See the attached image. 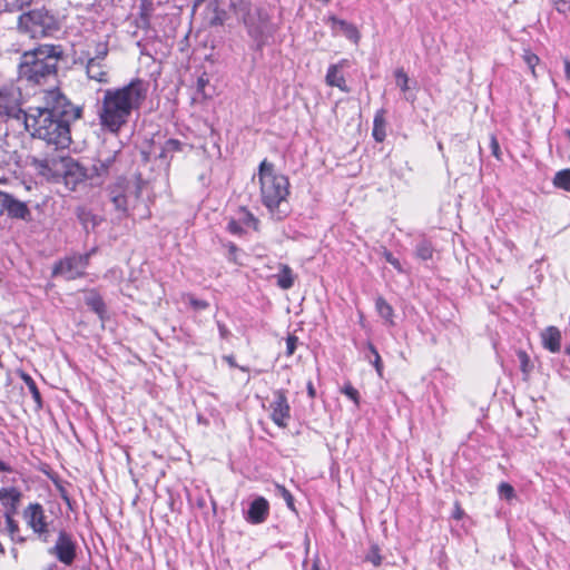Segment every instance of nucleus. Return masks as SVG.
I'll return each instance as SVG.
<instances>
[{"mask_svg":"<svg viewBox=\"0 0 570 570\" xmlns=\"http://www.w3.org/2000/svg\"><path fill=\"white\" fill-rule=\"evenodd\" d=\"M28 112L22 109V92L13 83L0 86V121L22 125Z\"/></svg>","mask_w":570,"mask_h":570,"instance_id":"8","label":"nucleus"},{"mask_svg":"<svg viewBox=\"0 0 570 570\" xmlns=\"http://www.w3.org/2000/svg\"><path fill=\"white\" fill-rule=\"evenodd\" d=\"M490 147H491L492 155L497 159H500V146H499V142H498V139L495 138V136H491Z\"/></svg>","mask_w":570,"mask_h":570,"instance_id":"46","label":"nucleus"},{"mask_svg":"<svg viewBox=\"0 0 570 570\" xmlns=\"http://www.w3.org/2000/svg\"><path fill=\"white\" fill-rule=\"evenodd\" d=\"M61 161L63 165V181L70 190H75L85 180L92 179L91 173L72 158H62Z\"/></svg>","mask_w":570,"mask_h":570,"instance_id":"13","label":"nucleus"},{"mask_svg":"<svg viewBox=\"0 0 570 570\" xmlns=\"http://www.w3.org/2000/svg\"><path fill=\"white\" fill-rule=\"evenodd\" d=\"M298 338L295 335H288L286 338V354L291 356L294 354L297 346Z\"/></svg>","mask_w":570,"mask_h":570,"instance_id":"45","label":"nucleus"},{"mask_svg":"<svg viewBox=\"0 0 570 570\" xmlns=\"http://www.w3.org/2000/svg\"><path fill=\"white\" fill-rule=\"evenodd\" d=\"M277 285L282 289H289L294 285V275L288 265H281L279 273L276 275Z\"/></svg>","mask_w":570,"mask_h":570,"instance_id":"27","label":"nucleus"},{"mask_svg":"<svg viewBox=\"0 0 570 570\" xmlns=\"http://www.w3.org/2000/svg\"><path fill=\"white\" fill-rule=\"evenodd\" d=\"M17 492V499H12L11 495L7 494L4 495V501H2L3 505L8 508V511L16 512L19 505V502L21 500V492L19 489L16 488Z\"/></svg>","mask_w":570,"mask_h":570,"instance_id":"37","label":"nucleus"},{"mask_svg":"<svg viewBox=\"0 0 570 570\" xmlns=\"http://www.w3.org/2000/svg\"><path fill=\"white\" fill-rule=\"evenodd\" d=\"M342 393L345 394L356 406L360 404V394L350 383L345 384L342 389Z\"/></svg>","mask_w":570,"mask_h":570,"instance_id":"40","label":"nucleus"},{"mask_svg":"<svg viewBox=\"0 0 570 570\" xmlns=\"http://www.w3.org/2000/svg\"><path fill=\"white\" fill-rule=\"evenodd\" d=\"M556 187L570 191V169L558 171L553 178Z\"/></svg>","mask_w":570,"mask_h":570,"instance_id":"30","label":"nucleus"},{"mask_svg":"<svg viewBox=\"0 0 570 570\" xmlns=\"http://www.w3.org/2000/svg\"><path fill=\"white\" fill-rule=\"evenodd\" d=\"M61 57V46L57 45H40L24 51L18 65L19 80L28 86H41L55 80Z\"/></svg>","mask_w":570,"mask_h":570,"instance_id":"3","label":"nucleus"},{"mask_svg":"<svg viewBox=\"0 0 570 570\" xmlns=\"http://www.w3.org/2000/svg\"><path fill=\"white\" fill-rule=\"evenodd\" d=\"M346 60H342L338 63L331 65L326 72V83L331 87H337L343 92H348L350 89L346 86L345 78L341 72L342 68L345 66Z\"/></svg>","mask_w":570,"mask_h":570,"instance_id":"19","label":"nucleus"},{"mask_svg":"<svg viewBox=\"0 0 570 570\" xmlns=\"http://www.w3.org/2000/svg\"><path fill=\"white\" fill-rule=\"evenodd\" d=\"M181 150L183 142L178 139L170 138L167 139L164 144H157L153 141L150 150L146 155L147 158L154 157L155 159H159L163 165L168 167L174 155Z\"/></svg>","mask_w":570,"mask_h":570,"instance_id":"14","label":"nucleus"},{"mask_svg":"<svg viewBox=\"0 0 570 570\" xmlns=\"http://www.w3.org/2000/svg\"><path fill=\"white\" fill-rule=\"evenodd\" d=\"M140 185L135 181L119 179L109 187V199L121 217L130 215L140 197Z\"/></svg>","mask_w":570,"mask_h":570,"instance_id":"7","label":"nucleus"},{"mask_svg":"<svg viewBox=\"0 0 570 570\" xmlns=\"http://www.w3.org/2000/svg\"><path fill=\"white\" fill-rule=\"evenodd\" d=\"M460 515H461V511H458V512H455V515H454V517H455L456 519H460Z\"/></svg>","mask_w":570,"mask_h":570,"instance_id":"61","label":"nucleus"},{"mask_svg":"<svg viewBox=\"0 0 570 570\" xmlns=\"http://www.w3.org/2000/svg\"><path fill=\"white\" fill-rule=\"evenodd\" d=\"M7 11H22L30 7L33 0H3Z\"/></svg>","mask_w":570,"mask_h":570,"instance_id":"32","label":"nucleus"},{"mask_svg":"<svg viewBox=\"0 0 570 570\" xmlns=\"http://www.w3.org/2000/svg\"><path fill=\"white\" fill-rule=\"evenodd\" d=\"M397 87L404 92V98L407 101L413 102L415 100V96L412 92H409V77L402 68H399L394 72Z\"/></svg>","mask_w":570,"mask_h":570,"instance_id":"26","label":"nucleus"},{"mask_svg":"<svg viewBox=\"0 0 570 570\" xmlns=\"http://www.w3.org/2000/svg\"><path fill=\"white\" fill-rule=\"evenodd\" d=\"M11 552H12L13 558H14V559H17V557H18V551H17V549H12V550H11Z\"/></svg>","mask_w":570,"mask_h":570,"instance_id":"57","label":"nucleus"},{"mask_svg":"<svg viewBox=\"0 0 570 570\" xmlns=\"http://www.w3.org/2000/svg\"><path fill=\"white\" fill-rule=\"evenodd\" d=\"M117 155L118 151L108 153L107 155L100 151L99 158L91 168L92 178H104L108 176L115 168Z\"/></svg>","mask_w":570,"mask_h":570,"instance_id":"17","label":"nucleus"},{"mask_svg":"<svg viewBox=\"0 0 570 570\" xmlns=\"http://www.w3.org/2000/svg\"><path fill=\"white\" fill-rule=\"evenodd\" d=\"M367 351H368V354H366V358L368 360L370 363L373 364L379 376L382 377L383 363H382L381 356H380L376 347L371 342L367 343Z\"/></svg>","mask_w":570,"mask_h":570,"instance_id":"29","label":"nucleus"},{"mask_svg":"<svg viewBox=\"0 0 570 570\" xmlns=\"http://www.w3.org/2000/svg\"><path fill=\"white\" fill-rule=\"evenodd\" d=\"M217 327H218V332H219V336L223 338V340H227L228 336L230 335V332L229 330L227 328V326L225 324H223L222 322H217Z\"/></svg>","mask_w":570,"mask_h":570,"instance_id":"48","label":"nucleus"},{"mask_svg":"<svg viewBox=\"0 0 570 570\" xmlns=\"http://www.w3.org/2000/svg\"><path fill=\"white\" fill-rule=\"evenodd\" d=\"M148 95V83L134 79L119 88L102 91L97 105V115L101 128L118 134L129 122L134 111H138Z\"/></svg>","mask_w":570,"mask_h":570,"instance_id":"2","label":"nucleus"},{"mask_svg":"<svg viewBox=\"0 0 570 570\" xmlns=\"http://www.w3.org/2000/svg\"><path fill=\"white\" fill-rule=\"evenodd\" d=\"M566 353L570 356V345H569V346H567V348H566Z\"/></svg>","mask_w":570,"mask_h":570,"instance_id":"62","label":"nucleus"},{"mask_svg":"<svg viewBox=\"0 0 570 570\" xmlns=\"http://www.w3.org/2000/svg\"><path fill=\"white\" fill-rule=\"evenodd\" d=\"M86 305L92 309L101 320L106 313V306L101 296L95 292H90L86 296Z\"/></svg>","mask_w":570,"mask_h":570,"instance_id":"24","label":"nucleus"},{"mask_svg":"<svg viewBox=\"0 0 570 570\" xmlns=\"http://www.w3.org/2000/svg\"><path fill=\"white\" fill-rule=\"evenodd\" d=\"M23 519L28 527H30L42 541H48V523L46 521L45 510L40 503H30L23 510Z\"/></svg>","mask_w":570,"mask_h":570,"instance_id":"10","label":"nucleus"},{"mask_svg":"<svg viewBox=\"0 0 570 570\" xmlns=\"http://www.w3.org/2000/svg\"><path fill=\"white\" fill-rule=\"evenodd\" d=\"M2 209L6 210L8 213V216H10L11 218L22 219L27 222L31 219V212L28 208L27 204L14 198L12 195L7 196L4 198Z\"/></svg>","mask_w":570,"mask_h":570,"instance_id":"18","label":"nucleus"},{"mask_svg":"<svg viewBox=\"0 0 570 570\" xmlns=\"http://www.w3.org/2000/svg\"><path fill=\"white\" fill-rule=\"evenodd\" d=\"M330 21L332 22L333 29H340L347 39L352 40L354 43L358 42L360 32L354 24L336 17H331Z\"/></svg>","mask_w":570,"mask_h":570,"instance_id":"22","label":"nucleus"},{"mask_svg":"<svg viewBox=\"0 0 570 570\" xmlns=\"http://www.w3.org/2000/svg\"><path fill=\"white\" fill-rule=\"evenodd\" d=\"M13 514L14 512L12 511H7L4 514L6 528L12 538L19 532V524L13 519Z\"/></svg>","mask_w":570,"mask_h":570,"instance_id":"35","label":"nucleus"},{"mask_svg":"<svg viewBox=\"0 0 570 570\" xmlns=\"http://www.w3.org/2000/svg\"><path fill=\"white\" fill-rule=\"evenodd\" d=\"M205 0H195V7H198L199 4H202Z\"/></svg>","mask_w":570,"mask_h":570,"instance_id":"59","label":"nucleus"},{"mask_svg":"<svg viewBox=\"0 0 570 570\" xmlns=\"http://www.w3.org/2000/svg\"><path fill=\"white\" fill-rule=\"evenodd\" d=\"M6 550L3 544L0 542V554H4Z\"/></svg>","mask_w":570,"mask_h":570,"instance_id":"58","label":"nucleus"},{"mask_svg":"<svg viewBox=\"0 0 570 570\" xmlns=\"http://www.w3.org/2000/svg\"><path fill=\"white\" fill-rule=\"evenodd\" d=\"M88 255H73L66 257L55 265L52 274L66 279H76L85 274L88 266Z\"/></svg>","mask_w":570,"mask_h":570,"instance_id":"9","label":"nucleus"},{"mask_svg":"<svg viewBox=\"0 0 570 570\" xmlns=\"http://www.w3.org/2000/svg\"><path fill=\"white\" fill-rule=\"evenodd\" d=\"M564 75L570 80V61L569 60L564 61Z\"/></svg>","mask_w":570,"mask_h":570,"instance_id":"52","label":"nucleus"},{"mask_svg":"<svg viewBox=\"0 0 570 570\" xmlns=\"http://www.w3.org/2000/svg\"><path fill=\"white\" fill-rule=\"evenodd\" d=\"M225 247L227 248V259L234 264L242 265L239 259L240 249L232 242L227 243Z\"/></svg>","mask_w":570,"mask_h":570,"instance_id":"34","label":"nucleus"},{"mask_svg":"<svg viewBox=\"0 0 570 570\" xmlns=\"http://www.w3.org/2000/svg\"><path fill=\"white\" fill-rule=\"evenodd\" d=\"M18 29L30 38L51 36L59 29L57 18L45 8L23 12L18 18Z\"/></svg>","mask_w":570,"mask_h":570,"instance_id":"6","label":"nucleus"},{"mask_svg":"<svg viewBox=\"0 0 570 570\" xmlns=\"http://www.w3.org/2000/svg\"><path fill=\"white\" fill-rule=\"evenodd\" d=\"M20 377L26 383L29 392L31 393L35 403L37 404V409H41L42 407V399H41V394L37 387L35 380L29 374H27L24 372L21 373Z\"/></svg>","mask_w":570,"mask_h":570,"instance_id":"28","label":"nucleus"},{"mask_svg":"<svg viewBox=\"0 0 570 570\" xmlns=\"http://www.w3.org/2000/svg\"><path fill=\"white\" fill-rule=\"evenodd\" d=\"M550 2L559 13L570 12V0H550Z\"/></svg>","mask_w":570,"mask_h":570,"instance_id":"42","label":"nucleus"},{"mask_svg":"<svg viewBox=\"0 0 570 570\" xmlns=\"http://www.w3.org/2000/svg\"><path fill=\"white\" fill-rule=\"evenodd\" d=\"M226 361H227L232 366H234V365H235L234 360H233V357H232V356H227V357H226Z\"/></svg>","mask_w":570,"mask_h":570,"instance_id":"56","label":"nucleus"},{"mask_svg":"<svg viewBox=\"0 0 570 570\" xmlns=\"http://www.w3.org/2000/svg\"><path fill=\"white\" fill-rule=\"evenodd\" d=\"M61 563L71 566L76 559V542L66 531H60L55 546L49 551Z\"/></svg>","mask_w":570,"mask_h":570,"instance_id":"12","label":"nucleus"},{"mask_svg":"<svg viewBox=\"0 0 570 570\" xmlns=\"http://www.w3.org/2000/svg\"><path fill=\"white\" fill-rule=\"evenodd\" d=\"M205 86V80L203 78L198 79V87L203 88Z\"/></svg>","mask_w":570,"mask_h":570,"instance_id":"55","label":"nucleus"},{"mask_svg":"<svg viewBox=\"0 0 570 570\" xmlns=\"http://www.w3.org/2000/svg\"><path fill=\"white\" fill-rule=\"evenodd\" d=\"M227 230L233 235H242L244 234L245 229L242 225V223L238 219H230L227 223Z\"/></svg>","mask_w":570,"mask_h":570,"instance_id":"41","label":"nucleus"},{"mask_svg":"<svg viewBox=\"0 0 570 570\" xmlns=\"http://www.w3.org/2000/svg\"><path fill=\"white\" fill-rule=\"evenodd\" d=\"M523 60L527 63V66L529 67V69L531 70V73L534 77H537V75H535V66L540 61L539 57L535 53H533V52H531L529 50H525L524 55H523Z\"/></svg>","mask_w":570,"mask_h":570,"instance_id":"38","label":"nucleus"},{"mask_svg":"<svg viewBox=\"0 0 570 570\" xmlns=\"http://www.w3.org/2000/svg\"><path fill=\"white\" fill-rule=\"evenodd\" d=\"M11 495L12 499H17V492L14 487L0 489V501H4V495Z\"/></svg>","mask_w":570,"mask_h":570,"instance_id":"47","label":"nucleus"},{"mask_svg":"<svg viewBox=\"0 0 570 570\" xmlns=\"http://www.w3.org/2000/svg\"><path fill=\"white\" fill-rule=\"evenodd\" d=\"M383 257L385 258V261L391 264L397 272H403V268H402V264L401 262L393 256V254L387 250V249H384L383 250Z\"/></svg>","mask_w":570,"mask_h":570,"instance_id":"43","label":"nucleus"},{"mask_svg":"<svg viewBox=\"0 0 570 570\" xmlns=\"http://www.w3.org/2000/svg\"><path fill=\"white\" fill-rule=\"evenodd\" d=\"M109 52L107 40H92L79 56L80 61H105Z\"/></svg>","mask_w":570,"mask_h":570,"instance_id":"16","label":"nucleus"},{"mask_svg":"<svg viewBox=\"0 0 570 570\" xmlns=\"http://www.w3.org/2000/svg\"><path fill=\"white\" fill-rule=\"evenodd\" d=\"M498 491L500 498L505 499L508 501L512 500L515 495L513 487L507 482L500 483Z\"/></svg>","mask_w":570,"mask_h":570,"instance_id":"39","label":"nucleus"},{"mask_svg":"<svg viewBox=\"0 0 570 570\" xmlns=\"http://www.w3.org/2000/svg\"><path fill=\"white\" fill-rule=\"evenodd\" d=\"M269 514L268 501L263 497H257L252 501L245 514V520L252 524L263 523Z\"/></svg>","mask_w":570,"mask_h":570,"instance_id":"15","label":"nucleus"},{"mask_svg":"<svg viewBox=\"0 0 570 570\" xmlns=\"http://www.w3.org/2000/svg\"><path fill=\"white\" fill-rule=\"evenodd\" d=\"M313 570H317V568H316V567H314V569H313Z\"/></svg>","mask_w":570,"mask_h":570,"instance_id":"64","label":"nucleus"},{"mask_svg":"<svg viewBox=\"0 0 570 570\" xmlns=\"http://www.w3.org/2000/svg\"><path fill=\"white\" fill-rule=\"evenodd\" d=\"M41 99L42 106L29 108L22 126L57 150L68 148L70 124L81 117V108L73 106L58 88L45 90Z\"/></svg>","mask_w":570,"mask_h":570,"instance_id":"1","label":"nucleus"},{"mask_svg":"<svg viewBox=\"0 0 570 570\" xmlns=\"http://www.w3.org/2000/svg\"><path fill=\"white\" fill-rule=\"evenodd\" d=\"M271 420L278 428H286L291 419V406L284 390H276L273 392V400L269 403Z\"/></svg>","mask_w":570,"mask_h":570,"instance_id":"11","label":"nucleus"},{"mask_svg":"<svg viewBox=\"0 0 570 570\" xmlns=\"http://www.w3.org/2000/svg\"><path fill=\"white\" fill-rule=\"evenodd\" d=\"M541 342L546 350L558 353L561 348V332L556 326H548L541 333Z\"/></svg>","mask_w":570,"mask_h":570,"instance_id":"21","label":"nucleus"},{"mask_svg":"<svg viewBox=\"0 0 570 570\" xmlns=\"http://www.w3.org/2000/svg\"><path fill=\"white\" fill-rule=\"evenodd\" d=\"M416 256L423 261L432 258L433 248L430 242L422 240L416 245Z\"/></svg>","mask_w":570,"mask_h":570,"instance_id":"33","label":"nucleus"},{"mask_svg":"<svg viewBox=\"0 0 570 570\" xmlns=\"http://www.w3.org/2000/svg\"><path fill=\"white\" fill-rule=\"evenodd\" d=\"M233 8L242 19L248 36L256 42L257 48L262 49L276 30L268 11L263 7L253 8L250 2L245 0L233 3Z\"/></svg>","mask_w":570,"mask_h":570,"instance_id":"5","label":"nucleus"},{"mask_svg":"<svg viewBox=\"0 0 570 570\" xmlns=\"http://www.w3.org/2000/svg\"><path fill=\"white\" fill-rule=\"evenodd\" d=\"M518 357L521 362V367H522V371L525 372V367L528 365V362H529V356L528 354L524 352V351H519L518 352Z\"/></svg>","mask_w":570,"mask_h":570,"instance_id":"49","label":"nucleus"},{"mask_svg":"<svg viewBox=\"0 0 570 570\" xmlns=\"http://www.w3.org/2000/svg\"><path fill=\"white\" fill-rule=\"evenodd\" d=\"M85 63L86 73L89 79L100 83L109 82L108 67L105 61H81Z\"/></svg>","mask_w":570,"mask_h":570,"instance_id":"20","label":"nucleus"},{"mask_svg":"<svg viewBox=\"0 0 570 570\" xmlns=\"http://www.w3.org/2000/svg\"><path fill=\"white\" fill-rule=\"evenodd\" d=\"M213 24H223V20L218 17H215L212 21Z\"/></svg>","mask_w":570,"mask_h":570,"instance_id":"54","label":"nucleus"},{"mask_svg":"<svg viewBox=\"0 0 570 570\" xmlns=\"http://www.w3.org/2000/svg\"><path fill=\"white\" fill-rule=\"evenodd\" d=\"M564 134H566V136H567V137L569 138V140H570V129H566Z\"/></svg>","mask_w":570,"mask_h":570,"instance_id":"60","label":"nucleus"},{"mask_svg":"<svg viewBox=\"0 0 570 570\" xmlns=\"http://www.w3.org/2000/svg\"><path fill=\"white\" fill-rule=\"evenodd\" d=\"M438 148H439L440 150H442V149H443V146H442V144H441V142H439V144H438Z\"/></svg>","mask_w":570,"mask_h":570,"instance_id":"63","label":"nucleus"},{"mask_svg":"<svg viewBox=\"0 0 570 570\" xmlns=\"http://www.w3.org/2000/svg\"><path fill=\"white\" fill-rule=\"evenodd\" d=\"M275 490H276V494L282 497L285 500L286 505L291 510H295L294 498H293L292 493L284 485H281V484H276Z\"/></svg>","mask_w":570,"mask_h":570,"instance_id":"36","label":"nucleus"},{"mask_svg":"<svg viewBox=\"0 0 570 570\" xmlns=\"http://www.w3.org/2000/svg\"><path fill=\"white\" fill-rule=\"evenodd\" d=\"M12 468L6 463L4 461L0 460V472H12Z\"/></svg>","mask_w":570,"mask_h":570,"instance_id":"50","label":"nucleus"},{"mask_svg":"<svg viewBox=\"0 0 570 570\" xmlns=\"http://www.w3.org/2000/svg\"><path fill=\"white\" fill-rule=\"evenodd\" d=\"M374 139L379 142L383 141L386 136L385 131V118H384V110H379L373 120V132H372Z\"/></svg>","mask_w":570,"mask_h":570,"instance_id":"25","label":"nucleus"},{"mask_svg":"<svg viewBox=\"0 0 570 570\" xmlns=\"http://www.w3.org/2000/svg\"><path fill=\"white\" fill-rule=\"evenodd\" d=\"M7 196H10V194L0 190V205H1V207H3V200H4V198Z\"/></svg>","mask_w":570,"mask_h":570,"instance_id":"53","label":"nucleus"},{"mask_svg":"<svg viewBox=\"0 0 570 570\" xmlns=\"http://www.w3.org/2000/svg\"><path fill=\"white\" fill-rule=\"evenodd\" d=\"M375 309L385 324L389 326L395 325L394 308L383 296H377L375 298Z\"/></svg>","mask_w":570,"mask_h":570,"instance_id":"23","label":"nucleus"},{"mask_svg":"<svg viewBox=\"0 0 570 570\" xmlns=\"http://www.w3.org/2000/svg\"><path fill=\"white\" fill-rule=\"evenodd\" d=\"M307 393H308L309 397H312V399L315 397L316 391H315L312 382L307 383Z\"/></svg>","mask_w":570,"mask_h":570,"instance_id":"51","label":"nucleus"},{"mask_svg":"<svg viewBox=\"0 0 570 570\" xmlns=\"http://www.w3.org/2000/svg\"><path fill=\"white\" fill-rule=\"evenodd\" d=\"M237 219L242 223L244 229L246 227L257 229L258 220L250 212L244 208L240 209Z\"/></svg>","mask_w":570,"mask_h":570,"instance_id":"31","label":"nucleus"},{"mask_svg":"<svg viewBox=\"0 0 570 570\" xmlns=\"http://www.w3.org/2000/svg\"><path fill=\"white\" fill-rule=\"evenodd\" d=\"M188 301L190 306L196 311L206 309L209 306L208 302L204 299H198L194 296H189Z\"/></svg>","mask_w":570,"mask_h":570,"instance_id":"44","label":"nucleus"},{"mask_svg":"<svg viewBox=\"0 0 570 570\" xmlns=\"http://www.w3.org/2000/svg\"><path fill=\"white\" fill-rule=\"evenodd\" d=\"M261 200L271 216L281 220L287 216V197L289 195L288 178L276 173L274 164L264 159L258 167Z\"/></svg>","mask_w":570,"mask_h":570,"instance_id":"4","label":"nucleus"}]
</instances>
